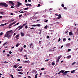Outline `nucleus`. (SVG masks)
<instances>
[{"label": "nucleus", "instance_id": "nucleus-8", "mask_svg": "<svg viewBox=\"0 0 78 78\" xmlns=\"http://www.w3.org/2000/svg\"><path fill=\"white\" fill-rule=\"evenodd\" d=\"M70 58H71V55H70L66 57V58H67V59H70Z\"/></svg>", "mask_w": 78, "mask_h": 78}, {"label": "nucleus", "instance_id": "nucleus-49", "mask_svg": "<svg viewBox=\"0 0 78 78\" xmlns=\"http://www.w3.org/2000/svg\"><path fill=\"white\" fill-rule=\"evenodd\" d=\"M27 23H25L24 24H23V26H25V25H27Z\"/></svg>", "mask_w": 78, "mask_h": 78}, {"label": "nucleus", "instance_id": "nucleus-45", "mask_svg": "<svg viewBox=\"0 0 78 78\" xmlns=\"http://www.w3.org/2000/svg\"><path fill=\"white\" fill-rule=\"evenodd\" d=\"M0 13H1V14H2V15H3V14H3V12H1Z\"/></svg>", "mask_w": 78, "mask_h": 78}, {"label": "nucleus", "instance_id": "nucleus-62", "mask_svg": "<svg viewBox=\"0 0 78 78\" xmlns=\"http://www.w3.org/2000/svg\"><path fill=\"white\" fill-rule=\"evenodd\" d=\"M20 13H22V14H23V13H24V12H23V11H21V12H20Z\"/></svg>", "mask_w": 78, "mask_h": 78}, {"label": "nucleus", "instance_id": "nucleus-39", "mask_svg": "<svg viewBox=\"0 0 78 78\" xmlns=\"http://www.w3.org/2000/svg\"><path fill=\"white\" fill-rule=\"evenodd\" d=\"M32 27H36V25H33Z\"/></svg>", "mask_w": 78, "mask_h": 78}, {"label": "nucleus", "instance_id": "nucleus-48", "mask_svg": "<svg viewBox=\"0 0 78 78\" xmlns=\"http://www.w3.org/2000/svg\"><path fill=\"white\" fill-rule=\"evenodd\" d=\"M48 20H45V21H44V22H48Z\"/></svg>", "mask_w": 78, "mask_h": 78}, {"label": "nucleus", "instance_id": "nucleus-53", "mask_svg": "<svg viewBox=\"0 0 78 78\" xmlns=\"http://www.w3.org/2000/svg\"><path fill=\"white\" fill-rule=\"evenodd\" d=\"M61 71L62 73H64V71L62 70H61Z\"/></svg>", "mask_w": 78, "mask_h": 78}, {"label": "nucleus", "instance_id": "nucleus-40", "mask_svg": "<svg viewBox=\"0 0 78 78\" xmlns=\"http://www.w3.org/2000/svg\"><path fill=\"white\" fill-rule=\"evenodd\" d=\"M75 63H76V62H73L72 63V65H74V64H75Z\"/></svg>", "mask_w": 78, "mask_h": 78}, {"label": "nucleus", "instance_id": "nucleus-54", "mask_svg": "<svg viewBox=\"0 0 78 78\" xmlns=\"http://www.w3.org/2000/svg\"><path fill=\"white\" fill-rule=\"evenodd\" d=\"M9 54H11V53H12V52H11V51H9Z\"/></svg>", "mask_w": 78, "mask_h": 78}, {"label": "nucleus", "instance_id": "nucleus-27", "mask_svg": "<svg viewBox=\"0 0 78 78\" xmlns=\"http://www.w3.org/2000/svg\"><path fill=\"white\" fill-rule=\"evenodd\" d=\"M61 56H58V59H60V58H61Z\"/></svg>", "mask_w": 78, "mask_h": 78}, {"label": "nucleus", "instance_id": "nucleus-56", "mask_svg": "<svg viewBox=\"0 0 78 78\" xmlns=\"http://www.w3.org/2000/svg\"><path fill=\"white\" fill-rule=\"evenodd\" d=\"M5 44H6V42L5 43L3 44V45H5Z\"/></svg>", "mask_w": 78, "mask_h": 78}, {"label": "nucleus", "instance_id": "nucleus-12", "mask_svg": "<svg viewBox=\"0 0 78 78\" xmlns=\"http://www.w3.org/2000/svg\"><path fill=\"white\" fill-rule=\"evenodd\" d=\"M33 43H31L30 44V48H31V47H33Z\"/></svg>", "mask_w": 78, "mask_h": 78}, {"label": "nucleus", "instance_id": "nucleus-19", "mask_svg": "<svg viewBox=\"0 0 78 78\" xmlns=\"http://www.w3.org/2000/svg\"><path fill=\"white\" fill-rule=\"evenodd\" d=\"M36 27H41V24H37Z\"/></svg>", "mask_w": 78, "mask_h": 78}, {"label": "nucleus", "instance_id": "nucleus-26", "mask_svg": "<svg viewBox=\"0 0 78 78\" xmlns=\"http://www.w3.org/2000/svg\"><path fill=\"white\" fill-rule=\"evenodd\" d=\"M19 46V44H17L16 45V47H18Z\"/></svg>", "mask_w": 78, "mask_h": 78}, {"label": "nucleus", "instance_id": "nucleus-35", "mask_svg": "<svg viewBox=\"0 0 78 78\" xmlns=\"http://www.w3.org/2000/svg\"><path fill=\"white\" fill-rule=\"evenodd\" d=\"M62 7H64V4H62L61 5Z\"/></svg>", "mask_w": 78, "mask_h": 78}, {"label": "nucleus", "instance_id": "nucleus-21", "mask_svg": "<svg viewBox=\"0 0 78 78\" xmlns=\"http://www.w3.org/2000/svg\"><path fill=\"white\" fill-rule=\"evenodd\" d=\"M36 29H34V27H32L30 29V30H36Z\"/></svg>", "mask_w": 78, "mask_h": 78}, {"label": "nucleus", "instance_id": "nucleus-42", "mask_svg": "<svg viewBox=\"0 0 78 78\" xmlns=\"http://www.w3.org/2000/svg\"><path fill=\"white\" fill-rule=\"evenodd\" d=\"M3 34V33L1 32L0 33V36H2Z\"/></svg>", "mask_w": 78, "mask_h": 78}, {"label": "nucleus", "instance_id": "nucleus-44", "mask_svg": "<svg viewBox=\"0 0 78 78\" xmlns=\"http://www.w3.org/2000/svg\"><path fill=\"white\" fill-rule=\"evenodd\" d=\"M41 70H44V68H43L41 69Z\"/></svg>", "mask_w": 78, "mask_h": 78}, {"label": "nucleus", "instance_id": "nucleus-59", "mask_svg": "<svg viewBox=\"0 0 78 78\" xmlns=\"http://www.w3.org/2000/svg\"><path fill=\"white\" fill-rule=\"evenodd\" d=\"M17 61H20V60L19 58H18V59H17Z\"/></svg>", "mask_w": 78, "mask_h": 78}, {"label": "nucleus", "instance_id": "nucleus-1", "mask_svg": "<svg viewBox=\"0 0 78 78\" xmlns=\"http://www.w3.org/2000/svg\"><path fill=\"white\" fill-rule=\"evenodd\" d=\"M12 30H9L7 31L6 32V34L5 35V36L6 37L8 38V39H10L11 38L12 36Z\"/></svg>", "mask_w": 78, "mask_h": 78}, {"label": "nucleus", "instance_id": "nucleus-43", "mask_svg": "<svg viewBox=\"0 0 78 78\" xmlns=\"http://www.w3.org/2000/svg\"><path fill=\"white\" fill-rule=\"evenodd\" d=\"M52 9H52L51 8H50L49 9V11H51V10H52Z\"/></svg>", "mask_w": 78, "mask_h": 78}, {"label": "nucleus", "instance_id": "nucleus-28", "mask_svg": "<svg viewBox=\"0 0 78 78\" xmlns=\"http://www.w3.org/2000/svg\"><path fill=\"white\" fill-rule=\"evenodd\" d=\"M66 41V38H63V42H65Z\"/></svg>", "mask_w": 78, "mask_h": 78}, {"label": "nucleus", "instance_id": "nucleus-61", "mask_svg": "<svg viewBox=\"0 0 78 78\" xmlns=\"http://www.w3.org/2000/svg\"><path fill=\"white\" fill-rule=\"evenodd\" d=\"M45 61H48V59H47V60H45Z\"/></svg>", "mask_w": 78, "mask_h": 78}, {"label": "nucleus", "instance_id": "nucleus-57", "mask_svg": "<svg viewBox=\"0 0 78 78\" xmlns=\"http://www.w3.org/2000/svg\"><path fill=\"white\" fill-rule=\"evenodd\" d=\"M41 41H39V43H38V44H41Z\"/></svg>", "mask_w": 78, "mask_h": 78}, {"label": "nucleus", "instance_id": "nucleus-25", "mask_svg": "<svg viewBox=\"0 0 78 78\" xmlns=\"http://www.w3.org/2000/svg\"><path fill=\"white\" fill-rule=\"evenodd\" d=\"M48 27V26L46 25L44 27V29H46V28H47Z\"/></svg>", "mask_w": 78, "mask_h": 78}, {"label": "nucleus", "instance_id": "nucleus-32", "mask_svg": "<svg viewBox=\"0 0 78 78\" xmlns=\"http://www.w3.org/2000/svg\"><path fill=\"white\" fill-rule=\"evenodd\" d=\"M37 74H36L35 76V78H37Z\"/></svg>", "mask_w": 78, "mask_h": 78}, {"label": "nucleus", "instance_id": "nucleus-7", "mask_svg": "<svg viewBox=\"0 0 78 78\" xmlns=\"http://www.w3.org/2000/svg\"><path fill=\"white\" fill-rule=\"evenodd\" d=\"M58 16L57 17L58 19H61V15L60 14H59L58 15Z\"/></svg>", "mask_w": 78, "mask_h": 78}, {"label": "nucleus", "instance_id": "nucleus-5", "mask_svg": "<svg viewBox=\"0 0 78 78\" xmlns=\"http://www.w3.org/2000/svg\"><path fill=\"white\" fill-rule=\"evenodd\" d=\"M9 3H11V4H12V6H14V2H12V1H10L9 2Z\"/></svg>", "mask_w": 78, "mask_h": 78}, {"label": "nucleus", "instance_id": "nucleus-46", "mask_svg": "<svg viewBox=\"0 0 78 78\" xmlns=\"http://www.w3.org/2000/svg\"><path fill=\"white\" fill-rule=\"evenodd\" d=\"M61 71H60V72H59V73H58V74H60V73H61Z\"/></svg>", "mask_w": 78, "mask_h": 78}, {"label": "nucleus", "instance_id": "nucleus-41", "mask_svg": "<svg viewBox=\"0 0 78 78\" xmlns=\"http://www.w3.org/2000/svg\"><path fill=\"white\" fill-rule=\"evenodd\" d=\"M25 28H26V29H27V28H28V26H27L25 27Z\"/></svg>", "mask_w": 78, "mask_h": 78}, {"label": "nucleus", "instance_id": "nucleus-37", "mask_svg": "<svg viewBox=\"0 0 78 78\" xmlns=\"http://www.w3.org/2000/svg\"><path fill=\"white\" fill-rule=\"evenodd\" d=\"M10 76H11L12 77V78H14V77L13 76L12 74H11L10 75Z\"/></svg>", "mask_w": 78, "mask_h": 78}, {"label": "nucleus", "instance_id": "nucleus-52", "mask_svg": "<svg viewBox=\"0 0 78 78\" xmlns=\"http://www.w3.org/2000/svg\"><path fill=\"white\" fill-rule=\"evenodd\" d=\"M39 6H41V5L40 4H39L38 5V7H39Z\"/></svg>", "mask_w": 78, "mask_h": 78}, {"label": "nucleus", "instance_id": "nucleus-13", "mask_svg": "<svg viewBox=\"0 0 78 78\" xmlns=\"http://www.w3.org/2000/svg\"><path fill=\"white\" fill-rule=\"evenodd\" d=\"M37 73V71H36V70H33V71H32V73Z\"/></svg>", "mask_w": 78, "mask_h": 78}, {"label": "nucleus", "instance_id": "nucleus-3", "mask_svg": "<svg viewBox=\"0 0 78 78\" xmlns=\"http://www.w3.org/2000/svg\"><path fill=\"white\" fill-rule=\"evenodd\" d=\"M17 2L18 4H17V5H16L15 6L16 8H19V7H20V5H22V3L20 2Z\"/></svg>", "mask_w": 78, "mask_h": 78}, {"label": "nucleus", "instance_id": "nucleus-11", "mask_svg": "<svg viewBox=\"0 0 78 78\" xmlns=\"http://www.w3.org/2000/svg\"><path fill=\"white\" fill-rule=\"evenodd\" d=\"M21 35L22 36H23L25 35V34L23 33V32H22L21 33Z\"/></svg>", "mask_w": 78, "mask_h": 78}, {"label": "nucleus", "instance_id": "nucleus-30", "mask_svg": "<svg viewBox=\"0 0 78 78\" xmlns=\"http://www.w3.org/2000/svg\"><path fill=\"white\" fill-rule=\"evenodd\" d=\"M55 63L54 62H52V66H54V65H55Z\"/></svg>", "mask_w": 78, "mask_h": 78}, {"label": "nucleus", "instance_id": "nucleus-18", "mask_svg": "<svg viewBox=\"0 0 78 78\" xmlns=\"http://www.w3.org/2000/svg\"><path fill=\"white\" fill-rule=\"evenodd\" d=\"M18 73L19 74H21V75H23V73H22L21 72H19Z\"/></svg>", "mask_w": 78, "mask_h": 78}, {"label": "nucleus", "instance_id": "nucleus-22", "mask_svg": "<svg viewBox=\"0 0 78 78\" xmlns=\"http://www.w3.org/2000/svg\"><path fill=\"white\" fill-rule=\"evenodd\" d=\"M75 70H73V71H71V73H74V72H75Z\"/></svg>", "mask_w": 78, "mask_h": 78}, {"label": "nucleus", "instance_id": "nucleus-38", "mask_svg": "<svg viewBox=\"0 0 78 78\" xmlns=\"http://www.w3.org/2000/svg\"><path fill=\"white\" fill-rule=\"evenodd\" d=\"M59 59L57 58V60L56 61V62H59Z\"/></svg>", "mask_w": 78, "mask_h": 78}, {"label": "nucleus", "instance_id": "nucleus-4", "mask_svg": "<svg viewBox=\"0 0 78 78\" xmlns=\"http://www.w3.org/2000/svg\"><path fill=\"white\" fill-rule=\"evenodd\" d=\"M17 22V21H15L13 22L12 23L10 24L9 25V27H11V26H12L13 25H14V24H15Z\"/></svg>", "mask_w": 78, "mask_h": 78}, {"label": "nucleus", "instance_id": "nucleus-15", "mask_svg": "<svg viewBox=\"0 0 78 78\" xmlns=\"http://www.w3.org/2000/svg\"><path fill=\"white\" fill-rule=\"evenodd\" d=\"M68 72H69V71H66L64 73H66H66H68Z\"/></svg>", "mask_w": 78, "mask_h": 78}, {"label": "nucleus", "instance_id": "nucleus-34", "mask_svg": "<svg viewBox=\"0 0 78 78\" xmlns=\"http://www.w3.org/2000/svg\"><path fill=\"white\" fill-rule=\"evenodd\" d=\"M67 33H68V31L66 30V31L65 32V34H66Z\"/></svg>", "mask_w": 78, "mask_h": 78}, {"label": "nucleus", "instance_id": "nucleus-14", "mask_svg": "<svg viewBox=\"0 0 78 78\" xmlns=\"http://www.w3.org/2000/svg\"><path fill=\"white\" fill-rule=\"evenodd\" d=\"M70 45V43H68V44H66V46H67V47L69 46V45Z\"/></svg>", "mask_w": 78, "mask_h": 78}, {"label": "nucleus", "instance_id": "nucleus-36", "mask_svg": "<svg viewBox=\"0 0 78 78\" xmlns=\"http://www.w3.org/2000/svg\"><path fill=\"white\" fill-rule=\"evenodd\" d=\"M71 51V49H69L68 50V51L69 52V51Z\"/></svg>", "mask_w": 78, "mask_h": 78}, {"label": "nucleus", "instance_id": "nucleus-20", "mask_svg": "<svg viewBox=\"0 0 78 78\" xmlns=\"http://www.w3.org/2000/svg\"><path fill=\"white\" fill-rule=\"evenodd\" d=\"M39 31H40V32L38 34H41V33L42 32V30H40Z\"/></svg>", "mask_w": 78, "mask_h": 78}, {"label": "nucleus", "instance_id": "nucleus-63", "mask_svg": "<svg viewBox=\"0 0 78 78\" xmlns=\"http://www.w3.org/2000/svg\"><path fill=\"white\" fill-rule=\"evenodd\" d=\"M23 48H21V51H23Z\"/></svg>", "mask_w": 78, "mask_h": 78}, {"label": "nucleus", "instance_id": "nucleus-55", "mask_svg": "<svg viewBox=\"0 0 78 78\" xmlns=\"http://www.w3.org/2000/svg\"><path fill=\"white\" fill-rule=\"evenodd\" d=\"M64 9H67V7H64Z\"/></svg>", "mask_w": 78, "mask_h": 78}, {"label": "nucleus", "instance_id": "nucleus-2", "mask_svg": "<svg viewBox=\"0 0 78 78\" xmlns=\"http://www.w3.org/2000/svg\"><path fill=\"white\" fill-rule=\"evenodd\" d=\"M0 6H4L5 7H8V5L6 3H3L2 2H1L0 3Z\"/></svg>", "mask_w": 78, "mask_h": 78}, {"label": "nucleus", "instance_id": "nucleus-29", "mask_svg": "<svg viewBox=\"0 0 78 78\" xmlns=\"http://www.w3.org/2000/svg\"><path fill=\"white\" fill-rule=\"evenodd\" d=\"M0 27H2V26H5V24H2L0 25Z\"/></svg>", "mask_w": 78, "mask_h": 78}, {"label": "nucleus", "instance_id": "nucleus-64", "mask_svg": "<svg viewBox=\"0 0 78 78\" xmlns=\"http://www.w3.org/2000/svg\"><path fill=\"white\" fill-rule=\"evenodd\" d=\"M28 78H31V76H28Z\"/></svg>", "mask_w": 78, "mask_h": 78}, {"label": "nucleus", "instance_id": "nucleus-6", "mask_svg": "<svg viewBox=\"0 0 78 78\" xmlns=\"http://www.w3.org/2000/svg\"><path fill=\"white\" fill-rule=\"evenodd\" d=\"M23 25L21 26H19L18 28H19V30H21V29H22V28H23Z\"/></svg>", "mask_w": 78, "mask_h": 78}, {"label": "nucleus", "instance_id": "nucleus-10", "mask_svg": "<svg viewBox=\"0 0 78 78\" xmlns=\"http://www.w3.org/2000/svg\"><path fill=\"white\" fill-rule=\"evenodd\" d=\"M69 36H72L73 35V33L72 32H69Z\"/></svg>", "mask_w": 78, "mask_h": 78}, {"label": "nucleus", "instance_id": "nucleus-58", "mask_svg": "<svg viewBox=\"0 0 78 78\" xmlns=\"http://www.w3.org/2000/svg\"><path fill=\"white\" fill-rule=\"evenodd\" d=\"M58 64V62H56V66H57Z\"/></svg>", "mask_w": 78, "mask_h": 78}, {"label": "nucleus", "instance_id": "nucleus-17", "mask_svg": "<svg viewBox=\"0 0 78 78\" xmlns=\"http://www.w3.org/2000/svg\"><path fill=\"white\" fill-rule=\"evenodd\" d=\"M19 37V35L18 34L15 37H16V38H17V37Z\"/></svg>", "mask_w": 78, "mask_h": 78}, {"label": "nucleus", "instance_id": "nucleus-23", "mask_svg": "<svg viewBox=\"0 0 78 78\" xmlns=\"http://www.w3.org/2000/svg\"><path fill=\"white\" fill-rule=\"evenodd\" d=\"M16 66H17V65H15L13 67L15 68H17V67H16Z\"/></svg>", "mask_w": 78, "mask_h": 78}, {"label": "nucleus", "instance_id": "nucleus-51", "mask_svg": "<svg viewBox=\"0 0 78 78\" xmlns=\"http://www.w3.org/2000/svg\"><path fill=\"white\" fill-rule=\"evenodd\" d=\"M61 41V38H59V40H58V42H59V41Z\"/></svg>", "mask_w": 78, "mask_h": 78}, {"label": "nucleus", "instance_id": "nucleus-24", "mask_svg": "<svg viewBox=\"0 0 78 78\" xmlns=\"http://www.w3.org/2000/svg\"><path fill=\"white\" fill-rule=\"evenodd\" d=\"M27 9H28V7L25 8L24 10H27Z\"/></svg>", "mask_w": 78, "mask_h": 78}, {"label": "nucleus", "instance_id": "nucleus-16", "mask_svg": "<svg viewBox=\"0 0 78 78\" xmlns=\"http://www.w3.org/2000/svg\"><path fill=\"white\" fill-rule=\"evenodd\" d=\"M22 14H21V15H20L19 16V18H20V17H22Z\"/></svg>", "mask_w": 78, "mask_h": 78}, {"label": "nucleus", "instance_id": "nucleus-31", "mask_svg": "<svg viewBox=\"0 0 78 78\" xmlns=\"http://www.w3.org/2000/svg\"><path fill=\"white\" fill-rule=\"evenodd\" d=\"M23 62H24L25 63H27V62H28V61H25Z\"/></svg>", "mask_w": 78, "mask_h": 78}, {"label": "nucleus", "instance_id": "nucleus-33", "mask_svg": "<svg viewBox=\"0 0 78 78\" xmlns=\"http://www.w3.org/2000/svg\"><path fill=\"white\" fill-rule=\"evenodd\" d=\"M4 63H5V64H8V62H6V61H5L4 62Z\"/></svg>", "mask_w": 78, "mask_h": 78}, {"label": "nucleus", "instance_id": "nucleus-50", "mask_svg": "<svg viewBox=\"0 0 78 78\" xmlns=\"http://www.w3.org/2000/svg\"><path fill=\"white\" fill-rule=\"evenodd\" d=\"M22 67L21 66H20L18 67V68H20V69H22Z\"/></svg>", "mask_w": 78, "mask_h": 78}, {"label": "nucleus", "instance_id": "nucleus-9", "mask_svg": "<svg viewBox=\"0 0 78 78\" xmlns=\"http://www.w3.org/2000/svg\"><path fill=\"white\" fill-rule=\"evenodd\" d=\"M26 6H31V4H26Z\"/></svg>", "mask_w": 78, "mask_h": 78}, {"label": "nucleus", "instance_id": "nucleus-60", "mask_svg": "<svg viewBox=\"0 0 78 78\" xmlns=\"http://www.w3.org/2000/svg\"><path fill=\"white\" fill-rule=\"evenodd\" d=\"M47 38H48V39L49 38V36L48 35L47 36Z\"/></svg>", "mask_w": 78, "mask_h": 78}, {"label": "nucleus", "instance_id": "nucleus-47", "mask_svg": "<svg viewBox=\"0 0 78 78\" xmlns=\"http://www.w3.org/2000/svg\"><path fill=\"white\" fill-rule=\"evenodd\" d=\"M28 1L29 2H31V0H28Z\"/></svg>", "mask_w": 78, "mask_h": 78}]
</instances>
